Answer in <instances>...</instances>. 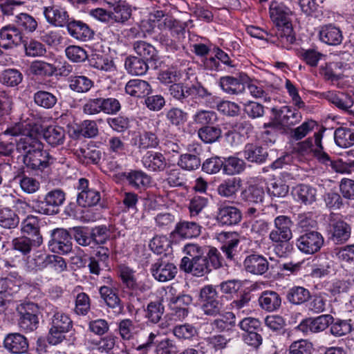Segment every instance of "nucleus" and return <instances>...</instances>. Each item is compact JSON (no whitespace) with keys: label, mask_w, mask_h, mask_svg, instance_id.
Returning a JSON list of instances; mask_svg holds the SVG:
<instances>
[{"label":"nucleus","mask_w":354,"mask_h":354,"mask_svg":"<svg viewBox=\"0 0 354 354\" xmlns=\"http://www.w3.org/2000/svg\"><path fill=\"white\" fill-rule=\"evenodd\" d=\"M293 15L291 8L285 2L276 0L270 2L269 15L273 26L269 41L278 48L290 50L296 42L292 26Z\"/></svg>","instance_id":"nucleus-1"},{"label":"nucleus","mask_w":354,"mask_h":354,"mask_svg":"<svg viewBox=\"0 0 354 354\" xmlns=\"http://www.w3.org/2000/svg\"><path fill=\"white\" fill-rule=\"evenodd\" d=\"M16 150L23 154V162L28 169L38 172L48 169L53 163V158L37 137L25 135L16 140Z\"/></svg>","instance_id":"nucleus-2"},{"label":"nucleus","mask_w":354,"mask_h":354,"mask_svg":"<svg viewBox=\"0 0 354 354\" xmlns=\"http://www.w3.org/2000/svg\"><path fill=\"white\" fill-rule=\"evenodd\" d=\"M170 95L182 104H187L191 106L196 105L212 106L215 97L212 91L205 87L201 82L194 84H185L174 83L169 88Z\"/></svg>","instance_id":"nucleus-3"},{"label":"nucleus","mask_w":354,"mask_h":354,"mask_svg":"<svg viewBox=\"0 0 354 354\" xmlns=\"http://www.w3.org/2000/svg\"><path fill=\"white\" fill-rule=\"evenodd\" d=\"M118 330L123 340H130L135 335H137L133 348L140 354H147L153 347L157 337L153 332L148 333L147 330L140 328L139 325H136L133 320L129 318L121 319L118 323Z\"/></svg>","instance_id":"nucleus-4"},{"label":"nucleus","mask_w":354,"mask_h":354,"mask_svg":"<svg viewBox=\"0 0 354 354\" xmlns=\"http://www.w3.org/2000/svg\"><path fill=\"white\" fill-rule=\"evenodd\" d=\"M117 273L123 291L129 296L140 299L151 288V281L149 279L138 281L135 275L136 271L125 264L118 266Z\"/></svg>","instance_id":"nucleus-5"},{"label":"nucleus","mask_w":354,"mask_h":354,"mask_svg":"<svg viewBox=\"0 0 354 354\" xmlns=\"http://www.w3.org/2000/svg\"><path fill=\"white\" fill-rule=\"evenodd\" d=\"M49 331L47 336L48 342L51 345L60 344L66 339V334L73 327V322L70 315L55 308L53 313L48 315Z\"/></svg>","instance_id":"nucleus-6"},{"label":"nucleus","mask_w":354,"mask_h":354,"mask_svg":"<svg viewBox=\"0 0 354 354\" xmlns=\"http://www.w3.org/2000/svg\"><path fill=\"white\" fill-rule=\"evenodd\" d=\"M17 325L19 329L26 333H31L37 329L39 325L40 306L35 302L24 301L17 306Z\"/></svg>","instance_id":"nucleus-7"},{"label":"nucleus","mask_w":354,"mask_h":354,"mask_svg":"<svg viewBox=\"0 0 354 354\" xmlns=\"http://www.w3.org/2000/svg\"><path fill=\"white\" fill-rule=\"evenodd\" d=\"M198 301L205 315L212 317L221 315L223 308V303L222 297L218 295L215 286L205 285L201 288L199 292Z\"/></svg>","instance_id":"nucleus-8"},{"label":"nucleus","mask_w":354,"mask_h":354,"mask_svg":"<svg viewBox=\"0 0 354 354\" xmlns=\"http://www.w3.org/2000/svg\"><path fill=\"white\" fill-rule=\"evenodd\" d=\"M103 281L106 285L99 288V294L106 308L111 309L115 315L124 314V306L119 297L118 290L113 287V279L108 275L103 277Z\"/></svg>","instance_id":"nucleus-9"},{"label":"nucleus","mask_w":354,"mask_h":354,"mask_svg":"<svg viewBox=\"0 0 354 354\" xmlns=\"http://www.w3.org/2000/svg\"><path fill=\"white\" fill-rule=\"evenodd\" d=\"M243 331L242 339L248 346L258 348L263 342V328L259 319L245 317L238 324Z\"/></svg>","instance_id":"nucleus-10"},{"label":"nucleus","mask_w":354,"mask_h":354,"mask_svg":"<svg viewBox=\"0 0 354 354\" xmlns=\"http://www.w3.org/2000/svg\"><path fill=\"white\" fill-rule=\"evenodd\" d=\"M114 177L118 180L125 182L131 188L140 192L149 188L151 183V177L142 169L119 172Z\"/></svg>","instance_id":"nucleus-11"},{"label":"nucleus","mask_w":354,"mask_h":354,"mask_svg":"<svg viewBox=\"0 0 354 354\" xmlns=\"http://www.w3.org/2000/svg\"><path fill=\"white\" fill-rule=\"evenodd\" d=\"M298 250L305 254H314L318 252L324 244L323 235L315 230H306L295 241Z\"/></svg>","instance_id":"nucleus-12"},{"label":"nucleus","mask_w":354,"mask_h":354,"mask_svg":"<svg viewBox=\"0 0 354 354\" xmlns=\"http://www.w3.org/2000/svg\"><path fill=\"white\" fill-rule=\"evenodd\" d=\"M149 270L153 277L160 282L171 281L178 273L176 266L169 259L167 254L151 263Z\"/></svg>","instance_id":"nucleus-13"},{"label":"nucleus","mask_w":354,"mask_h":354,"mask_svg":"<svg viewBox=\"0 0 354 354\" xmlns=\"http://www.w3.org/2000/svg\"><path fill=\"white\" fill-rule=\"evenodd\" d=\"M328 239L336 245L347 242L351 235V226L342 217H332L328 227Z\"/></svg>","instance_id":"nucleus-14"},{"label":"nucleus","mask_w":354,"mask_h":354,"mask_svg":"<svg viewBox=\"0 0 354 354\" xmlns=\"http://www.w3.org/2000/svg\"><path fill=\"white\" fill-rule=\"evenodd\" d=\"M72 235L63 228H56L50 231V238L48 242V249L53 253L66 254L71 252Z\"/></svg>","instance_id":"nucleus-15"},{"label":"nucleus","mask_w":354,"mask_h":354,"mask_svg":"<svg viewBox=\"0 0 354 354\" xmlns=\"http://www.w3.org/2000/svg\"><path fill=\"white\" fill-rule=\"evenodd\" d=\"M87 261L89 273L99 276L103 269H110V250L104 246L97 247L88 257Z\"/></svg>","instance_id":"nucleus-16"},{"label":"nucleus","mask_w":354,"mask_h":354,"mask_svg":"<svg viewBox=\"0 0 354 354\" xmlns=\"http://www.w3.org/2000/svg\"><path fill=\"white\" fill-rule=\"evenodd\" d=\"M77 189L78 190L77 203L80 206L83 207H93L97 205L100 201V192L89 187L88 179L85 178H80Z\"/></svg>","instance_id":"nucleus-17"},{"label":"nucleus","mask_w":354,"mask_h":354,"mask_svg":"<svg viewBox=\"0 0 354 354\" xmlns=\"http://www.w3.org/2000/svg\"><path fill=\"white\" fill-rule=\"evenodd\" d=\"M41 227V221L38 216L28 215L21 223V235L32 240L34 244L41 245L44 243V237Z\"/></svg>","instance_id":"nucleus-18"},{"label":"nucleus","mask_w":354,"mask_h":354,"mask_svg":"<svg viewBox=\"0 0 354 354\" xmlns=\"http://www.w3.org/2000/svg\"><path fill=\"white\" fill-rule=\"evenodd\" d=\"M43 14L46 21L56 27H64L69 21L66 7L55 1H53L50 6H44Z\"/></svg>","instance_id":"nucleus-19"},{"label":"nucleus","mask_w":354,"mask_h":354,"mask_svg":"<svg viewBox=\"0 0 354 354\" xmlns=\"http://www.w3.org/2000/svg\"><path fill=\"white\" fill-rule=\"evenodd\" d=\"M217 239L221 243L220 249L226 260L230 262L234 261L240 243L239 234L235 232H221L218 234Z\"/></svg>","instance_id":"nucleus-20"},{"label":"nucleus","mask_w":354,"mask_h":354,"mask_svg":"<svg viewBox=\"0 0 354 354\" xmlns=\"http://www.w3.org/2000/svg\"><path fill=\"white\" fill-rule=\"evenodd\" d=\"M179 268L181 271L196 277H203L211 272L205 254H201L192 261H189L188 257H184L181 259Z\"/></svg>","instance_id":"nucleus-21"},{"label":"nucleus","mask_w":354,"mask_h":354,"mask_svg":"<svg viewBox=\"0 0 354 354\" xmlns=\"http://www.w3.org/2000/svg\"><path fill=\"white\" fill-rule=\"evenodd\" d=\"M216 219L221 226H235L241 221L242 213L237 207L223 203L218 207Z\"/></svg>","instance_id":"nucleus-22"},{"label":"nucleus","mask_w":354,"mask_h":354,"mask_svg":"<svg viewBox=\"0 0 354 354\" xmlns=\"http://www.w3.org/2000/svg\"><path fill=\"white\" fill-rule=\"evenodd\" d=\"M244 270L254 275H263L269 268L267 258L257 252H248L243 262Z\"/></svg>","instance_id":"nucleus-23"},{"label":"nucleus","mask_w":354,"mask_h":354,"mask_svg":"<svg viewBox=\"0 0 354 354\" xmlns=\"http://www.w3.org/2000/svg\"><path fill=\"white\" fill-rule=\"evenodd\" d=\"M252 130L253 126L248 121L236 123L225 133V140L231 147H236L243 143Z\"/></svg>","instance_id":"nucleus-24"},{"label":"nucleus","mask_w":354,"mask_h":354,"mask_svg":"<svg viewBox=\"0 0 354 354\" xmlns=\"http://www.w3.org/2000/svg\"><path fill=\"white\" fill-rule=\"evenodd\" d=\"M330 314H323L315 317H307L297 326L298 330L304 333H318L324 331L329 326Z\"/></svg>","instance_id":"nucleus-25"},{"label":"nucleus","mask_w":354,"mask_h":354,"mask_svg":"<svg viewBox=\"0 0 354 354\" xmlns=\"http://www.w3.org/2000/svg\"><path fill=\"white\" fill-rule=\"evenodd\" d=\"M4 348L12 354H24L28 351L29 342L19 333L7 334L3 341Z\"/></svg>","instance_id":"nucleus-26"},{"label":"nucleus","mask_w":354,"mask_h":354,"mask_svg":"<svg viewBox=\"0 0 354 354\" xmlns=\"http://www.w3.org/2000/svg\"><path fill=\"white\" fill-rule=\"evenodd\" d=\"M274 229L269 234L272 241H279L280 239H291L292 237L291 227L293 225L290 218L280 215L274 220Z\"/></svg>","instance_id":"nucleus-27"},{"label":"nucleus","mask_w":354,"mask_h":354,"mask_svg":"<svg viewBox=\"0 0 354 354\" xmlns=\"http://www.w3.org/2000/svg\"><path fill=\"white\" fill-rule=\"evenodd\" d=\"M272 112L278 123L285 127L295 125L301 121L302 118L298 108L290 106H283L279 109L272 108Z\"/></svg>","instance_id":"nucleus-28"},{"label":"nucleus","mask_w":354,"mask_h":354,"mask_svg":"<svg viewBox=\"0 0 354 354\" xmlns=\"http://www.w3.org/2000/svg\"><path fill=\"white\" fill-rule=\"evenodd\" d=\"M131 144L136 147L139 151H142L149 149L158 148L160 139L156 132L144 130L132 137Z\"/></svg>","instance_id":"nucleus-29"},{"label":"nucleus","mask_w":354,"mask_h":354,"mask_svg":"<svg viewBox=\"0 0 354 354\" xmlns=\"http://www.w3.org/2000/svg\"><path fill=\"white\" fill-rule=\"evenodd\" d=\"M16 205H20L21 207H30L32 211L44 215H54L56 214V210H54L53 207L49 202V200L46 197V194H40L32 197L30 203H27L26 201L21 199L17 198L15 201Z\"/></svg>","instance_id":"nucleus-30"},{"label":"nucleus","mask_w":354,"mask_h":354,"mask_svg":"<svg viewBox=\"0 0 354 354\" xmlns=\"http://www.w3.org/2000/svg\"><path fill=\"white\" fill-rule=\"evenodd\" d=\"M202 227L195 221L181 220L176 224L171 235L173 238L190 239L196 238L201 233Z\"/></svg>","instance_id":"nucleus-31"},{"label":"nucleus","mask_w":354,"mask_h":354,"mask_svg":"<svg viewBox=\"0 0 354 354\" xmlns=\"http://www.w3.org/2000/svg\"><path fill=\"white\" fill-rule=\"evenodd\" d=\"M143 167L149 171L160 172L167 167V160L159 151H147L141 160Z\"/></svg>","instance_id":"nucleus-32"},{"label":"nucleus","mask_w":354,"mask_h":354,"mask_svg":"<svg viewBox=\"0 0 354 354\" xmlns=\"http://www.w3.org/2000/svg\"><path fill=\"white\" fill-rule=\"evenodd\" d=\"M319 40L329 46H337L343 40L341 29L333 24H328L320 26L319 30Z\"/></svg>","instance_id":"nucleus-33"},{"label":"nucleus","mask_w":354,"mask_h":354,"mask_svg":"<svg viewBox=\"0 0 354 354\" xmlns=\"http://www.w3.org/2000/svg\"><path fill=\"white\" fill-rule=\"evenodd\" d=\"M244 158L250 162L263 164L268 157V149L259 142L248 143L243 151Z\"/></svg>","instance_id":"nucleus-34"},{"label":"nucleus","mask_w":354,"mask_h":354,"mask_svg":"<svg viewBox=\"0 0 354 354\" xmlns=\"http://www.w3.org/2000/svg\"><path fill=\"white\" fill-rule=\"evenodd\" d=\"M324 97L330 104L344 112H348L354 104L352 96L344 92L328 91L324 94Z\"/></svg>","instance_id":"nucleus-35"},{"label":"nucleus","mask_w":354,"mask_h":354,"mask_svg":"<svg viewBox=\"0 0 354 354\" xmlns=\"http://www.w3.org/2000/svg\"><path fill=\"white\" fill-rule=\"evenodd\" d=\"M133 48L139 57L143 58L151 68H157L159 57L158 51L153 46L144 41H138L134 44Z\"/></svg>","instance_id":"nucleus-36"},{"label":"nucleus","mask_w":354,"mask_h":354,"mask_svg":"<svg viewBox=\"0 0 354 354\" xmlns=\"http://www.w3.org/2000/svg\"><path fill=\"white\" fill-rule=\"evenodd\" d=\"M261 309L268 313L277 311L281 306V295L273 290L263 291L258 298Z\"/></svg>","instance_id":"nucleus-37"},{"label":"nucleus","mask_w":354,"mask_h":354,"mask_svg":"<svg viewBox=\"0 0 354 354\" xmlns=\"http://www.w3.org/2000/svg\"><path fill=\"white\" fill-rule=\"evenodd\" d=\"M66 27L69 35L76 39L86 41L93 37L94 32L82 21L69 20Z\"/></svg>","instance_id":"nucleus-38"},{"label":"nucleus","mask_w":354,"mask_h":354,"mask_svg":"<svg viewBox=\"0 0 354 354\" xmlns=\"http://www.w3.org/2000/svg\"><path fill=\"white\" fill-rule=\"evenodd\" d=\"M127 94L136 98L145 97L151 92L150 84L142 80L132 79L127 82L124 88Z\"/></svg>","instance_id":"nucleus-39"},{"label":"nucleus","mask_w":354,"mask_h":354,"mask_svg":"<svg viewBox=\"0 0 354 354\" xmlns=\"http://www.w3.org/2000/svg\"><path fill=\"white\" fill-rule=\"evenodd\" d=\"M292 194L296 201L311 205L316 201L317 189L309 185L299 184L292 189Z\"/></svg>","instance_id":"nucleus-40"},{"label":"nucleus","mask_w":354,"mask_h":354,"mask_svg":"<svg viewBox=\"0 0 354 354\" xmlns=\"http://www.w3.org/2000/svg\"><path fill=\"white\" fill-rule=\"evenodd\" d=\"M20 286L17 281L10 278L0 279V311L6 308L7 298L17 293Z\"/></svg>","instance_id":"nucleus-41"},{"label":"nucleus","mask_w":354,"mask_h":354,"mask_svg":"<svg viewBox=\"0 0 354 354\" xmlns=\"http://www.w3.org/2000/svg\"><path fill=\"white\" fill-rule=\"evenodd\" d=\"M35 104L44 109H53L58 102L57 91L51 92L48 90L37 88L32 95Z\"/></svg>","instance_id":"nucleus-42"},{"label":"nucleus","mask_w":354,"mask_h":354,"mask_svg":"<svg viewBox=\"0 0 354 354\" xmlns=\"http://www.w3.org/2000/svg\"><path fill=\"white\" fill-rule=\"evenodd\" d=\"M329 333L335 337L348 335L353 329L352 319H343L330 315Z\"/></svg>","instance_id":"nucleus-43"},{"label":"nucleus","mask_w":354,"mask_h":354,"mask_svg":"<svg viewBox=\"0 0 354 354\" xmlns=\"http://www.w3.org/2000/svg\"><path fill=\"white\" fill-rule=\"evenodd\" d=\"M218 85L223 92L229 95H239L245 89L242 80L231 75H225L220 77Z\"/></svg>","instance_id":"nucleus-44"},{"label":"nucleus","mask_w":354,"mask_h":354,"mask_svg":"<svg viewBox=\"0 0 354 354\" xmlns=\"http://www.w3.org/2000/svg\"><path fill=\"white\" fill-rule=\"evenodd\" d=\"M68 88L78 93L88 92L94 86V81L82 75H71L67 79Z\"/></svg>","instance_id":"nucleus-45"},{"label":"nucleus","mask_w":354,"mask_h":354,"mask_svg":"<svg viewBox=\"0 0 354 354\" xmlns=\"http://www.w3.org/2000/svg\"><path fill=\"white\" fill-rule=\"evenodd\" d=\"M326 130V128L324 125H321L320 131L319 132L314 133V140L317 149L313 151V154L319 162L327 166L334 167V161L331 160L330 157L326 152L324 151V147L322 142L324 133Z\"/></svg>","instance_id":"nucleus-46"},{"label":"nucleus","mask_w":354,"mask_h":354,"mask_svg":"<svg viewBox=\"0 0 354 354\" xmlns=\"http://www.w3.org/2000/svg\"><path fill=\"white\" fill-rule=\"evenodd\" d=\"M286 298L292 305L301 306L306 304L310 298V292L304 286H293L286 291Z\"/></svg>","instance_id":"nucleus-47"},{"label":"nucleus","mask_w":354,"mask_h":354,"mask_svg":"<svg viewBox=\"0 0 354 354\" xmlns=\"http://www.w3.org/2000/svg\"><path fill=\"white\" fill-rule=\"evenodd\" d=\"M43 137L46 142L53 147L62 145L66 139V132L63 127L50 125L43 131Z\"/></svg>","instance_id":"nucleus-48"},{"label":"nucleus","mask_w":354,"mask_h":354,"mask_svg":"<svg viewBox=\"0 0 354 354\" xmlns=\"http://www.w3.org/2000/svg\"><path fill=\"white\" fill-rule=\"evenodd\" d=\"M341 62H326L319 68V73L324 80L331 83L337 82L343 77Z\"/></svg>","instance_id":"nucleus-49"},{"label":"nucleus","mask_w":354,"mask_h":354,"mask_svg":"<svg viewBox=\"0 0 354 354\" xmlns=\"http://www.w3.org/2000/svg\"><path fill=\"white\" fill-rule=\"evenodd\" d=\"M24 36L14 24L3 26L0 29V39L8 41L3 48H8L11 45L17 46L23 41Z\"/></svg>","instance_id":"nucleus-50"},{"label":"nucleus","mask_w":354,"mask_h":354,"mask_svg":"<svg viewBox=\"0 0 354 354\" xmlns=\"http://www.w3.org/2000/svg\"><path fill=\"white\" fill-rule=\"evenodd\" d=\"M124 67L128 73L131 75H143L147 72L151 66L142 57L129 56L125 59Z\"/></svg>","instance_id":"nucleus-51"},{"label":"nucleus","mask_w":354,"mask_h":354,"mask_svg":"<svg viewBox=\"0 0 354 354\" xmlns=\"http://www.w3.org/2000/svg\"><path fill=\"white\" fill-rule=\"evenodd\" d=\"M14 24L23 36L25 34L33 32L38 26L37 21L32 16L24 12L15 17Z\"/></svg>","instance_id":"nucleus-52"},{"label":"nucleus","mask_w":354,"mask_h":354,"mask_svg":"<svg viewBox=\"0 0 354 354\" xmlns=\"http://www.w3.org/2000/svg\"><path fill=\"white\" fill-rule=\"evenodd\" d=\"M265 195L262 186L254 184L246 187L241 192V200L248 204H257L261 203Z\"/></svg>","instance_id":"nucleus-53"},{"label":"nucleus","mask_w":354,"mask_h":354,"mask_svg":"<svg viewBox=\"0 0 354 354\" xmlns=\"http://www.w3.org/2000/svg\"><path fill=\"white\" fill-rule=\"evenodd\" d=\"M198 138L205 144L218 142L222 138V130L218 124H212L199 128L197 131Z\"/></svg>","instance_id":"nucleus-54"},{"label":"nucleus","mask_w":354,"mask_h":354,"mask_svg":"<svg viewBox=\"0 0 354 354\" xmlns=\"http://www.w3.org/2000/svg\"><path fill=\"white\" fill-rule=\"evenodd\" d=\"M242 185V180L239 177H232L224 180L218 186V194L223 197H232L236 195Z\"/></svg>","instance_id":"nucleus-55"},{"label":"nucleus","mask_w":354,"mask_h":354,"mask_svg":"<svg viewBox=\"0 0 354 354\" xmlns=\"http://www.w3.org/2000/svg\"><path fill=\"white\" fill-rule=\"evenodd\" d=\"M317 122L313 120H308L301 123V125L292 129L290 132L291 138L295 140H301L310 132H319L320 126Z\"/></svg>","instance_id":"nucleus-56"},{"label":"nucleus","mask_w":354,"mask_h":354,"mask_svg":"<svg viewBox=\"0 0 354 354\" xmlns=\"http://www.w3.org/2000/svg\"><path fill=\"white\" fill-rule=\"evenodd\" d=\"M20 222L18 214L10 207H0V227L6 230L16 228Z\"/></svg>","instance_id":"nucleus-57"},{"label":"nucleus","mask_w":354,"mask_h":354,"mask_svg":"<svg viewBox=\"0 0 354 354\" xmlns=\"http://www.w3.org/2000/svg\"><path fill=\"white\" fill-rule=\"evenodd\" d=\"M218 316L220 317L215 319L210 324L214 330L218 332H227L235 326L236 317L233 313L225 312Z\"/></svg>","instance_id":"nucleus-58"},{"label":"nucleus","mask_w":354,"mask_h":354,"mask_svg":"<svg viewBox=\"0 0 354 354\" xmlns=\"http://www.w3.org/2000/svg\"><path fill=\"white\" fill-rule=\"evenodd\" d=\"M23 79V74L16 68H6L0 73V83L7 87L17 86Z\"/></svg>","instance_id":"nucleus-59"},{"label":"nucleus","mask_w":354,"mask_h":354,"mask_svg":"<svg viewBox=\"0 0 354 354\" xmlns=\"http://www.w3.org/2000/svg\"><path fill=\"white\" fill-rule=\"evenodd\" d=\"M192 120L195 124L202 128L203 127L215 124L218 118L217 113L214 111L200 109L192 115Z\"/></svg>","instance_id":"nucleus-60"},{"label":"nucleus","mask_w":354,"mask_h":354,"mask_svg":"<svg viewBox=\"0 0 354 354\" xmlns=\"http://www.w3.org/2000/svg\"><path fill=\"white\" fill-rule=\"evenodd\" d=\"M42 284L43 279L41 277L26 279L24 282V286L28 291L27 298L35 301L41 299L44 295L41 290Z\"/></svg>","instance_id":"nucleus-61"},{"label":"nucleus","mask_w":354,"mask_h":354,"mask_svg":"<svg viewBox=\"0 0 354 354\" xmlns=\"http://www.w3.org/2000/svg\"><path fill=\"white\" fill-rule=\"evenodd\" d=\"M205 254L211 272L214 270L227 266V261L223 257L220 251L216 248L206 247Z\"/></svg>","instance_id":"nucleus-62"},{"label":"nucleus","mask_w":354,"mask_h":354,"mask_svg":"<svg viewBox=\"0 0 354 354\" xmlns=\"http://www.w3.org/2000/svg\"><path fill=\"white\" fill-rule=\"evenodd\" d=\"M297 56L307 66L315 68L318 66L319 61L324 55L315 48H301L298 51Z\"/></svg>","instance_id":"nucleus-63"},{"label":"nucleus","mask_w":354,"mask_h":354,"mask_svg":"<svg viewBox=\"0 0 354 354\" xmlns=\"http://www.w3.org/2000/svg\"><path fill=\"white\" fill-rule=\"evenodd\" d=\"M336 145L342 148H348L354 145V130L339 127L334 132Z\"/></svg>","instance_id":"nucleus-64"}]
</instances>
